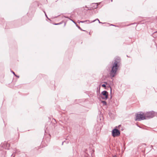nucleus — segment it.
<instances>
[{
    "label": "nucleus",
    "mask_w": 157,
    "mask_h": 157,
    "mask_svg": "<svg viewBox=\"0 0 157 157\" xmlns=\"http://www.w3.org/2000/svg\"><path fill=\"white\" fill-rule=\"evenodd\" d=\"M102 86L103 87H106V85H105V84H103L102 85Z\"/></svg>",
    "instance_id": "obj_10"
},
{
    "label": "nucleus",
    "mask_w": 157,
    "mask_h": 157,
    "mask_svg": "<svg viewBox=\"0 0 157 157\" xmlns=\"http://www.w3.org/2000/svg\"><path fill=\"white\" fill-rule=\"evenodd\" d=\"M110 90H111V89Z\"/></svg>",
    "instance_id": "obj_23"
},
{
    "label": "nucleus",
    "mask_w": 157,
    "mask_h": 157,
    "mask_svg": "<svg viewBox=\"0 0 157 157\" xmlns=\"http://www.w3.org/2000/svg\"><path fill=\"white\" fill-rule=\"evenodd\" d=\"M77 26L78 28L79 29H80V30H82V29H81V28H80L79 26H77Z\"/></svg>",
    "instance_id": "obj_13"
},
{
    "label": "nucleus",
    "mask_w": 157,
    "mask_h": 157,
    "mask_svg": "<svg viewBox=\"0 0 157 157\" xmlns=\"http://www.w3.org/2000/svg\"><path fill=\"white\" fill-rule=\"evenodd\" d=\"M121 126V125H119V126H118V127L119 128H120V127Z\"/></svg>",
    "instance_id": "obj_17"
},
{
    "label": "nucleus",
    "mask_w": 157,
    "mask_h": 157,
    "mask_svg": "<svg viewBox=\"0 0 157 157\" xmlns=\"http://www.w3.org/2000/svg\"><path fill=\"white\" fill-rule=\"evenodd\" d=\"M119 66V60L115 59L114 62H113L112 69L109 72L110 75L111 77H114L116 75L117 71Z\"/></svg>",
    "instance_id": "obj_1"
},
{
    "label": "nucleus",
    "mask_w": 157,
    "mask_h": 157,
    "mask_svg": "<svg viewBox=\"0 0 157 157\" xmlns=\"http://www.w3.org/2000/svg\"><path fill=\"white\" fill-rule=\"evenodd\" d=\"M103 102L104 103H106V102L105 101H103Z\"/></svg>",
    "instance_id": "obj_16"
},
{
    "label": "nucleus",
    "mask_w": 157,
    "mask_h": 157,
    "mask_svg": "<svg viewBox=\"0 0 157 157\" xmlns=\"http://www.w3.org/2000/svg\"><path fill=\"white\" fill-rule=\"evenodd\" d=\"M92 6H93L94 8L96 9L98 7V4L97 3H94L92 4Z\"/></svg>",
    "instance_id": "obj_6"
},
{
    "label": "nucleus",
    "mask_w": 157,
    "mask_h": 157,
    "mask_svg": "<svg viewBox=\"0 0 157 157\" xmlns=\"http://www.w3.org/2000/svg\"><path fill=\"white\" fill-rule=\"evenodd\" d=\"M144 120H146L145 113L140 112L136 114V121H140Z\"/></svg>",
    "instance_id": "obj_2"
},
{
    "label": "nucleus",
    "mask_w": 157,
    "mask_h": 157,
    "mask_svg": "<svg viewBox=\"0 0 157 157\" xmlns=\"http://www.w3.org/2000/svg\"><path fill=\"white\" fill-rule=\"evenodd\" d=\"M62 24L61 22H60V23H58L55 24L54 25H60V24Z\"/></svg>",
    "instance_id": "obj_12"
},
{
    "label": "nucleus",
    "mask_w": 157,
    "mask_h": 157,
    "mask_svg": "<svg viewBox=\"0 0 157 157\" xmlns=\"http://www.w3.org/2000/svg\"><path fill=\"white\" fill-rule=\"evenodd\" d=\"M98 20V21L99 22V23H102V22H100V21H99V19H98V18H97V19H96L95 20H94V21H91V22H94L95 21H96V20Z\"/></svg>",
    "instance_id": "obj_9"
},
{
    "label": "nucleus",
    "mask_w": 157,
    "mask_h": 157,
    "mask_svg": "<svg viewBox=\"0 0 157 157\" xmlns=\"http://www.w3.org/2000/svg\"><path fill=\"white\" fill-rule=\"evenodd\" d=\"M104 83L105 84V85H107V82H104Z\"/></svg>",
    "instance_id": "obj_15"
},
{
    "label": "nucleus",
    "mask_w": 157,
    "mask_h": 157,
    "mask_svg": "<svg viewBox=\"0 0 157 157\" xmlns=\"http://www.w3.org/2000/svg\"><path fill=\"white\" fill-rule=\"evenodd\" d=\"M44 13H45V15L47 17V18H48L47 16V15H46V13H45V12L44 11Z\"/></svg>",
    "instance_id": "obj_14"
},
{
    "label": "nucleus",
    "mask_w": 157,
    "mask_h": 157,
    "mask_svg": "<svg viewBox=\"0 0 157 157\" xmlns=\"http://www.w3.org/2000/svg\"><path fill=\"white\" fill-rule=\"evenodd\" d=\"M145 113L146 120L152 118L157 114V113L154 111L147 112Z\"/></svg>",
    "instance_id": "obj_3"
},
{
    "label": "nucleus",
    "mask_w": 157,
    "mask_h": 157,
    "mask_svg": "<svg viewBox=\"0 0 157 157\" xmlns=\"http://www.w3.org/2000/svg\"><path fill=\"white\" fill-rule=\"evenodd\" d=\"M108 93L105 90L103 91L101 95V98L104 100H106L108 98Z\"/></svg>",
    "instance_id": "obj_5"
},
{
    "label": "nucleus",
    "mask_w": 157,
    "mask_h": 157,
    "mask_svg": "<svg viewBox=\"0 0 157 157\" xmlns=\"http://www.w3.org/2000/svg\"><path fill=\"white\" fill-rule=\"evenodd\" d=\"M111 25H112V26H116L115 25H112V24H111Z\"/></svg>",
    "instance_id": "obj_18"
},
{
    "label": "nucleus",
    "mask_w": 157,
    "mask_h": 157,
    "mask_svg": "<svg viewBox=\"0 0 157 157\" xmlns=\"http://www.w3.org/2000/svg\"><path fill=\"white\" fill-rule=\"evenodd\" d=\"M11 72H12V73L14 75H15V76H17V75H15V73H14V72L13 71H11Z\"/></svg>",
    "instance_id": "obj_11"
},
{
    "label": "nucleus",
    "mask_w": 157,
    "mask_h": 157,
    "mask_svg": "<svg viewBox=\"0 0 157 157\" xmlns=\"http://www.w3.org/2000/svg\"><path fill=\"white\" fill-rule=\"evenodd\" d=\"M73 22H74L75 24H76V23H75V22H74V21H73V20H72Z\"/></svg>",
    "instance_id": "obj_20"
},
{
    "label": "nucleus",
    "mask_w": 157,
    "mask_h": 157,
    "mask_svg": "<svg viewBox=\"0 0 157 157\" xmlns=\"http://www.w3.org/2000/svg\"><path fill=\"white\" fill-rule=\"evenodd\" d=\"M85 22H87V23H91L90 22V21L89 20H86L85 21H80L79 22V23H84Z\"/></svg>",
    "instance_id": "obj_7"
},
{
    "label": "nucleus",
    "mask_w": 157,
    "mask_h": 157,
    "mask_svg": "<svg viewBox=\"0 0 157 157\" xmlns=\"http://www.w3.org/2000/svg\"><path fill=\"white\" fill-rule=\"evenodd\" d=\"M153 36L157 37V32H155L153 34Z\"/></svg>",
    "instance_id": "obj_8"
},
{
    "label": "nucleus",
    "mask_w": 157,
    "mask_h": 157,
    "mask_svg": "<svg viewBox=\"0 0 157 157\" xmlns=\"http://www.w3.org/2000/svg\"><path fill=\"white\" fill-rule=\"evenodd\" d=\"M63 142L62 143V144L63 145Z\"/></svg>",
    "instance_id": "obj_22"
},
{
    "label": "nucleus",
    "mask_w": 157,
    "mask_h": 157,
    "mask_svg": "<svg viewBox=\"0 0 157 157\" xmlns=\"http://www.w3.org/2000/svg\"><path fill=\"white\" fill-rule=\"evenodd\" d=\"M117 127L116 126L112 132V135L113 137H117L120 135V132L117 128Z\"/></svg>",
    "instance_id": "obj_4"
},
{
    "label": "nucleus",
    "mask_w": 157,
    "mask_h": 157,
    "mask_svg": "<svg viewBox=\"0 0 157 157\" xmlns=\"http://www.w3.org/2000/svg\"><path fill=\"white\" fill-rule=\"evenodd\" d=\"M16 77H17L18 78H19V76H17H17H16Z\"/></svg>",
    "instance_id": "obj_21"
},
{
    "label": "nucleus",
    "mask_w": 157,
    "mask_h": 157,
    "mask_svg": "<svg viewBox=\"0 0 157 157\" xmlns=\"http://www.w3.org/2000/svg\"><path fill=\"white\" fill-rule=\"evenodd\" d=\"M113 157H116V155H115L114 156H113Z\"/></svg>",
    "instance_id": "obj_19"
}]
</instances>
